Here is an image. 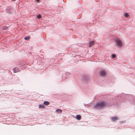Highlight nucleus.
Here are the masks:
<instances>
[{"mask_svg":"<svg viewBox=\"0 0 135 135\" xmlns=\"http://www.w3.org/2000/svg\"><path fill=\"white\" fill-rule=\"evenodd\" d=\"M107 105V102H101L96 104L94 107L95 109H100Z\"/></svg>","mask_w":135,"mask_h":135,"instance_id":"obj_1","label":"nucleus"},{"mask_svg":"<svg viewBox=\"0 0 135 135\" xmlns=\"http://www.w3.org/2000/svg\"><path fill=\"white\" fill-rule=\"evenodd\" d=\"M115 41L117 43V45L118 46L120 47L122 46V43L120 39H118L116 40Z\"/></svg>","mask_w":135,"mask_h":135,"instance_id":"obj_2","label":"nucleus"},{"mask_svg":"<svg viewBox=\"0 0 135 135\" xmlns=\"http://www.w3.org/2000/svg\"><path fill=\"white\" fill-rule=\"evenodd\" d=\"M100 75L102 77L106 75V72L104 70H102L100 71Z\"/></svg>","mask_w":135,"mask_h":135,"instance_id":"obj_3","label":"nucleus"},{"mask_svg":"<svg viewBox=\"0 0 135 135\" xmlns=\"http://www.w3.org/2000/svg\"><path fill=\"white\" fill-rule=\"evenodd\" d=\"M111 119L112 120L113 122L116 121L118 119V118L116 117H112L111 118Z\"/></svg>","mask_w":135,"mask_h":135,"instance_id":"obj_4","label":"nucleus"},{"mask_svg":"<svg viewBox=\"0 0 135 135\" xmlns=\"http://www.w3.org/2000/svg\"><path fill=\"white\" fill-rule=\"evenodd\" d=\"M75 118L78 120H80L81 118V116L80 115H77L76 116Z\"/></svg>","mask_w":135,"mask_h":135,"instance_id":"obj_5","label":"nucleus"},{"mask_svg":"<svg viewBox=\"0 0 135 135\" xmlns=\"http://www.w3.org/2000/svg\"><path fill=\"white\" fill-rule=\"evenodd\" d=\"M56 112L58 113H61L62 112V110L60 109H58L56 110Z\"/></svg>","mask_w":135,"mask_h":135,"instance_id":"obj_6","label":"nucleus"},{"mask_svg":"<svg viewBox=\"0 0 135 135\" xmlns=\"http://www.w3.org/2000/svg\"><path fill=\"white\" fill-rule=\"evenodd\" d=\"M44 104L46 105H47L50 104V103L49 102L47 101H44Z\"/></svg>","mask_w":135,"mask_h":135,"instance_id":"obj_7","label":"nucleus"},{"mask_svg":"<svg viewBox=\"0 0 135 135\" xmlns=\"http://www.w3.org/2000/svg\"><path fill=\"white\" fill-rule=\"evenodd\" d=\"M94 42L93 41H91L89 43V47H91L94 44Z\"/></svg>","mask_w":135,"mask_h":135,"instance_id":"obj_8","label":"nucleus"},{"mask_svg":"<svg viewBox=\"0 0 135 135\" xmlns=\"http://www.w3.org/2000/svg\"><path fill=\"white\" fill-rule=\"evenodd\" d=\"M39 108H45V106L43 105H39Z\"/></svg>","mask_w":135,"mask_h":135,"instance_id":"obj_9","label":"nucleus"},{"mask_svg":"<svg viewBox=\"0 0 135 135\" xmlns=\"http://www.w3.org/2000/svg\"><path fill=\"white\" fill-rule=\"evenodd\" d=\"M14 71L15 73H16L18 71V69L17 68H15L14 69Z\"/></svg>","mask_w":135,"mask_h":135,"instance_id":"obj_10","label":"nucleus"},{"mask_svg":"<svg viewBox=\"0 0 135 135\" xmlns=\"http://www.w3.org/2000/svg\"><path fill=\"white\" fill-rule=\"evenodd\" d=\"M30 38V36H27L25 37L24 38L25 40H29Z\"/></svg>","mask_w":135,"mask_h":135,"instance_id":"obj_11","label":"nucleus"},{"mask_svg":"<svg viewBox=\"0 0 135 135\" xmlns=\"http://www.w3.org/2000/svg\"><path fill=\"white\" fill-rule=\"evenodd\" d=\"M124 16L126 17H127L129 16V15L127 13H124Z\"/></svg>","mask_w":135,"mask_h":135,"instance_id":"obj_12","label":"nucleus"},{"mask_svg":"<svg viewBox=\"0 0 135 135\" xmlns=\"http://www.w3.org/2000/svg\"><path fill=\"white\" fill-rule=\"evenodd\" d=\"M37 18L38 19H40L41 18V16L40 15H39L37 16Z\"/></svg>","mask_w":135,"mask_h":135,"instance_id":"obj_13","label":"nucleus"},{"mask_svg":"<svg viewBox=\"0 0 135 135\" xmlns=\"http://www.w3.org/2000/svg\"><path fill=\"white\" fill-rule=\"evenodd\" d=\"M8 28V27H6V26L3 27V30H6V29H7Z\"/></svg>","mask_w":135,"mask_h":135,"instance_id":"obj_14","label":"nucleus"},{"mask_svg":"<svg viewBox=\"0 0 135 135\" xmlns=\"http://www.w3.org/2000/svg\"><path fill=\"white\" fill-rule=\"evenodd\" d=\"M112 58H115V57H116V55L115 54H113L112 55Z\"/></svg>","mask_w":135,"mask_h":135,"instance_id":"obj_15","label":"nucleus"},{"mask_svg":"<svg viewBox=\"0 0 135 135\" xmlns=\"http://www.w3.org/2000/svg\"><path fill=\"white\" fill-rule=\"evenodd\" d=\"M40 0H36V1H37V2H38Z\"/></svg>","mask_w":135,"mask_h":135,"instance_id":"obj_16","label":"nucleus"},{"mask_svg":"<svg viewBox=\"0 0 135 135\" xmlns=\"http://www.w3.org/2000/svg\"><path fill=\"white\" fill-rule=\"evenodd\" d=\"M12 0V1H15V0Z\"/></svg>","mask_w":135,"mask_h":135,"instance_id":"obj_17","label":"nucleus"}]
</instances>
